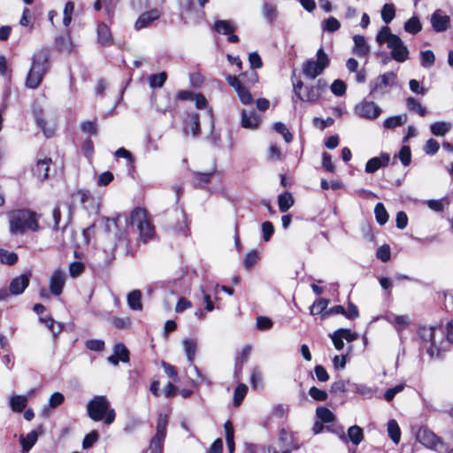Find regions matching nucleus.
<instances>
[{"label": "nucleus", "mask_w": 453, "mask_h": 453, "mask_svg": "<svg viewBox=\"0 0 453 453\" xmlns=\"http://www.w3.org/2000/svg\"><path fill=\"white\" fill-rule=\"evenodd\" d=\"M10 233L13 235H23L27 232L40 230V215L27 209L12 210L7 214Z\"/></svg>", "instance_id": "obj_1"}, {"label": "nucleus", "mask_w": 453, "mask_h": 453, "mask_svg": "<svg viewBox=\"0 0 453 453\" xmlns=\"http://www.w3.org/2000/svg\"><path fill=\"white\" fill-rule=\"evenodd\" d=\"M50 50L41 48L36 50L32 56V63L26 78V87L31 89L37 88L43 76L50 68Z\"/></svg>", "instance_id": "obj_2"}, {"label": "nucleus", "mask_w": 453, "mask_h": 453, "mask_svg": "<svg viewBox=\"0 0 453 453\" xmlns=\"http://www.w3.org/2000/svg\"><path fill=\"white\" fill-rule=\"evenodd\" d=\"M88 417L94 421H100L104 418V423L111 425L115 419V411L110 409V402L104 395H96L87 405Z\"/></svg>", "instance_id": "obj_3"}, {"label": "nucleus", "mask_w": 453, "mask_h": 453, "mask_svg": "<svg viewBox=\"0 0 453 453\" xmlns=\"http://www.w3.org/2000/svg\"><path fill=\"white\" fill-rule=\"evenodd\" d=\"M330 58L324 49L320 47L316 53L315 58L305 60L302 65V73L305 78L315 80L321 75L329 66Z\"/></svg>", "instance_id": "obj_4"}, {"label": "nucleus", "mask_w": 453, "mask_h": 453, "mask_svg": "<svg viewBox=\"0 0 453 453\" xmlns=\"http://www.w3.org/2000/svg\"><path fill=\"white\" fill-rule=\"evenodd\" d=\"M130 224L136 226L143 242H147L154 237L155 229L146 210L140 207L134 208L130 214Z\"/></svg>", "instance_id": "obj_5"}, {"label": "nucleus", "mask_w": 453, "mask_h": 453, "mask_svg": "<svg viewBox=\"0 0 453 453\" xmlns=\"http://www.w3.org/2000/svg\"><path fill=\"white\" fill-rule=\"evenodd\" d=\"M418 335L425 344L426 353L434 357L438 355L439 347L438 342L443 338V332L441 326H420L418 329Z\"/></svg>", "instance_id": "obj_6"}, {"label": "nucleus", "mask_w": 453, "mask_h": 453, "mask_svg": "<svg viewBox=\"0 0 453 453\" xmlns=\"http://www.w3.org/2000/svg\"><path fill=\"white\" fill-rule=\"evenodd\" d=\"M396 79L397 75L393 71L380 74L370 82V95L373 97L387 95L395 86Z\"/></svg>", "instance_id": "obj_7"}, {"label": "nucleus", "mask_w": 453, "mask_h": 453, "mask_svg": "<svg viewBox=\"0 0 453 453\" xmlns=\"http://www.w3.org/2000/svg\"><path fill=\"white\" fill-rule=\"evenodd\" d=\"M416 440L424 447L441 453L444 449L445 442L429 428L419 427L416 433Z\"/></svg>", "instance_id": "obj_8"}, {"label": "nucleus", "mask_w": 453, "mask_h": 453, "mask_svg": "<svg viewBox=\"0 0 453 453\" xmlns=\"http://www.w3.org/2000/svg\"><path fill=\"white\" fill-rule=\"evenodd\" d=\"M355 113L365 119H376L382 112L381 108L374 102L363 100L354 108Z\"/></svg>", "instance_id": "obj_9"}, {"label": "nucleus", "mask_w": 453, "mask_h": 453, "mask_svg": "<svg viewBox=\"0 0 453 453\" xmlns=\"http://www.w3.org/2000/svg\"><path fill=\"white\" fill-rule=\"evenodd\" d=\"M388 47L391 50V57L395 61L403 63L409 58L408 48L398 35L392 37Z\"/></svg>", "instance_id": "obj_10"}, {"label": "nucleus", "mask_w": 453, "mask_h": 453, "mask_svg": "<svg viewBox=\"0 0 453 453\" xmlns=\"http://www.w3.org/2000/svg\"><path fill=\"white\" fill-rule=\"evenodd\" d=\"M228 84L236 91L239 100L242 104L249 105L253 103V96L250 90L242 83V81L235 76L228 75L226 77Z\"/></svg>", "instance_id": "obj_11"}, {"label": "nucleus", "mask_w": 453, "mask_h": 453, "mask_svg": "<svg viewBox=\"0 0 453 453\" xmlns=\"http://www.w3.org/2000/svg\"><path fill=\"white\" fill-rule=\"evenodd\" d=\"M50 157L38 158L35 165L32 167L33 176L39 181L42 182L48 178L49 169L51 164Z\"/></svg>", "instance_id": "obj_12"}, {"label": "nucleus", "mask_w": 453, "mask_h": 453, "mask_svg": "<svg viewBox=\"0 0 453 453\" xmlns=\"http://www.w3.org/2000/svg\"><path fill=\"white\" fill-rule=\"evenodd\" d=\"M261 117L255 111L242 110L241 126L245 129L256 130L259 127Z\"/></svg>", "instance_id": "obj_13"}, {"label": "nucleus", "mask_w": 453, "mask_h": 453, "mask_svg": "<svg viewBox=\"0 0 453 453\" xmlns=\"http://www.w3.org/2000/svg\"><path fill=\"white\" fill-rule=\"evenodd\" d=\"M433 29L437 33L446 31L450 26V17L443 14L441 10H436L430 19Z\"/></svg>", "instance_id": "obj_14"}, {"label": "nucleus", "mask_w": 453, "mask_h": 453, "mask_svg": "<svg viewBox=\"0 0 453 453\" xmlns=\"http://www.w3.org/2000/svg\"><path fill=\"white\" fill-rule=\"evenodd\" d=\"M66 275L61 270H55L50 279V290L54 296H59L65 287Z\"/></svg>", "instance_id": "obj_15"}, {"label": "nucleus", "mask_w": 453, "mask_h": 453, "mask_svg": "<svg viewBox=\"0 0 453 453\" xmlns=\"http://www.w3.org/2000/svg\"><path fill=\"white\" fill-rule=\"evenodd\" d=\"M389 154L382 152L380 157H372L367 161L365 165V172L367 173H373L380 168L387 166L389 164Z\"/></svg>", "instance_id": "obj_16"}, {"label": "nucleus", "mask_w": 453, "mask_h": 453, "mask_svg": "<svg viewBox=\"0 0 453 453\" xmlns=\"http://www.w3.org/2000/svg\"><path fill=\"white\" fill-rule=\"evenodd\" d=\"M340 439L345 443L350 441L354 445L357 446L364 440L363 429L357 425L352 426L348 429L347 435L343 433L340 434Z\"/></svg>", "instance_id": "obj_17"}, {"label": "nucleus", "mask_w": 453, "mask_h": 453, "mask_svg": "<svg viewBox=\"0 0 453 453\" xmlns=\"http://www.w3.org/2000/svg\"><path fill=\"white\" fill-rule=\"evenodd\" d=\"M159 17L160 12L157 9H153L146 12H143L137 19L134 24V27L136 30L148 27L150 23H152L154 20H157Z\"/></svg>", "instance_id": "obj_18"}, {"label": "nucleus", "mask_w": 453, "mask_h": 453, "mask_svg": "<svg viewBox=\"0 0 453 453\" xmlns=\"http://www.w3.org/2000/svg\"><path fill=\"white\" fill-rule=\"evenodd\" d=\"M29 285V276L21 274L12 280L10 283V293L12 295H20Z\"/></svg>", "instance_id": "obj_19"}, {"label": "nucleus", "mask_w": 453, "mask_h": 453, "mask_svg": "<svg viewBox=\"0 0 453 453\" xmlns=\"http://www.w3.org/2000/svg\"><path fill=\"white\" fill-rule=\"evenodd\" d=\"M279 441L280 442V453H291L298 449V445L293 442L291 436L284 428L280 429L279 433Z\"/></svg>", "instance_id": "obj_20"}, {"label": "nucleus", "mask_w": 453, "mask_h": 453, "mask_svg": "<svg viewBox=\"0 0 453 453\" xmlns=\"http://www.w3.org/2000/svg\"><path fill=\"white\" fill-rule=\"evenodd\" d=\"M182 346L188 361L192 365L198 351L197 340L194 338H184L182 340Z\"/></svg>", "instance_id": "obj_21"}, {"label": "nucleus", "mask_w": 453, "mask_h": 453, "mask_svg": "<svg viewBox=\"0 0 453 453\" xmlns=\"http://www.w3.org/2000/svg\"><path fill=\"white\" fill-rule=\"evenodd\" d=\"M353 41L354 47L352 51L356 56L365 58L370 53V46L366 42L365 36L357 35L353 37Z\"/></svg>", "instance_id": "obj_22"}, {"label": "nucleus", "mask_w": 453, "mask_h": 453, "mask_svg": "<svg viewBox=\"0 0 453 453\" xmlns=\"http://www.w3.org/2000/svg\"><path fill=\"white\" fill-rule=\"evenodd\" d=\"M97 41L103 46H110L113 42L110 27L104 22L97 26Z\"/></svg>", "instance_id": "obj_23"}, {"label": "nucleus", "mask_w": 453, "mask_h": 453, "mask_svg": "<svg viewBox=\"0 0 453 453\" xmlns=\"http://www.w3.org/2000/svg\"><path fill=\"white\" fill-rule=\"evenodd\" d=\"M184 132L191 133L193 136H197L200 133L199 115L197 113L188 114L184 124Z\"/></svg>", "instance_id": "obj_24"}, {"label": "nucleus", "mask_w": 453, "mask_h": 453, "mask_svg": "<svg viewBox=\"0 0 453 453\" xmlns=\"http://www.w3.org/2000/svg\"><path fill=\"white\" fill-rule=\"evenodd\" d=\"M213 29L219 34L227 35L234 33L236 27L231 20L218 19L214 23Z\"/></svg>", "instance_id": "obj_25"}, {"label": "nucleus", "mask_w": 453, "mask_h": 453, "mask_svg": "<svg viewBox=\"0 0 453 453\" xmlns=\"http://www.w3.org/2000/svg\"><path fill=\"white\" fill-rule=\"evenodd\" d=\"M408 120L406 114L395 115L387 118L383 122V127L386 129H394L397 127H401L405 124Z\"/></svg>", "instance_id": "obj_26"}, {"label": "nucleus", "mask_w": 453, "mask_h": 453, "mask_svg": "<svg viewBox=\"0 0 453 453\" xmlns=\"http://www.w3.org/2000/svg\"><path fill=\"white\" fill-rule=\"evenodd\" d=\"M38 439V434L35 430L31 431L26 436L21 435L19 442L22 446L23 452H28L31 448L35 444Z\"/></svg>", "instance_id": "obj_27"}, {"label": "nucleus", "mask_w": 453, "mask_h": 453, "mask_svg": "<svg viewBox=\"0 0 453 453\" xmlns=\"http://www.w3.org/2000/svg\"><path fill=\"white\" fill-rule=\"evenodd\" d=\"M406 106L410 111L418 113L421 117H425L427 114L426 107L422 106L420 102L412 96L406 98Z\"/></svg>", "instance_id": "obj_28"}, {"label": "nucleus", "mask_w": 453, "mask_h": 453, "mask_svg": "<svg viewBox=\"0 0 453 453\" xmlns=\"http://www.w3.org/2000/svg\"><path fill=\"white\" fill-rule=\"evenodd\" d=\"M167 424L168 416L166 414L160 413L157 419L156 434L154 437L165 439Z\"/></svg>", "instance_id": "obj_29"}, {"label": "nucleus", "mask_w": 453, "mask_h": 453, "mask_svg": "<svg viewBox=\"0 0 453 453\" xmlns=\"http://www.w3.org/2000/svg\"><path fill=\"white\" fill-rule=\"evenodd\" d=\"M451 127L452 125L449 122L437 121L431 124L430 131L435 136H443L451 129Z\"/></svg>", "instance_id": "obj_30"}, {"label": "nucleus", "mask_w": 453, "mask_h": 453, "mask_svg": "<svg viewBox=\"0 0 453 453\" xmlns=\"http://www.w3.org/2000/svg\"><path fill=\"white\" fill-rule=\"evenodd\" d=\"M27 401L28 399L26 395H12L10 397V406L13 411L20 412L26 408Z\"/></svg>", "instance_id": "obj_31"}, {"label": "nucleus", "mask_w": 453, "mask_h": 453, "mask_svg": "<svg viewBox=\"0 0 453 453\" xmlns=\"http://www.w3.org/2000/svg\"><path fill=\"white\" fill-rule=\"evenodd\" d=\"M279 209L281 212L288 211L294 204V198L291 193L285 192L278 196Z\"/></svg>", "instance_id": "obj_32"}, {"label": "nucleus", "mask_w": 453, "mask_h": 453, "mask_svg": "<svg viewBox=\"0 0 453 453\" xmlns=\"http://www.w3.org/2000/svg\"><path fill=\"white\" fill-rule=\"evenodd\" d=\"M142 293L140 290H133L127 296V303L130 309L134 311H142V305L141 303Z\"/></svg>", "instance_id": "obj_33"}, {"label": "nucleus", "mask_w": 453, "mask_h": 453, "mask_svg": "<svg viewBox=\"0 0 453 453\" xmlns=\"http://www.w3.org/2000/svg\"><path fill=\"white\" fill-rule=\"evenodd\" d=\"M319 99V96L312 85H306L299 98V100L307 103H315Z\"/></svg>", "instance_id": "obj_34"}, {"label": "nucleus", "mask_w": 453, "mask_h": 453, "mask_svg": "<svg viewBox=\"0 0 453 453\" xmlns=\"http://www.w3.org/2000/svg\"><path fill=\"white\" fill-rule=\"evenodd\" d=\"M388 434L394 443H399L401 438V430L398 423L395 419H390L388 422Z\"/></svg>", "instance_id": "obj_35"}, {"label": "nucleus", "mask_w": 453, "mask_h": 453, "mask_svg": "<svg viewBox=\"0 0 453 453\" xmlns=\"http://www.w3.org/2000/svg\"><path fill=\"white\" fill-rule=\"evenodd\" d=\"M225 434H226V446L229 453H233L234 451V432L232 423L228 420L224 425Z\"/></svg>", "instance_id": "obj_36"}, {"label": "nucleus", "mask_w": 453, "mask_h": 453, "mask_svg": "<svg viewBox=\"0 0 453 453\" xmlns=\"http://www.w3.org/2000/svg\"><path fill=\"white\" fill-rule=\"evenodd\" d=\"M262 13L264 18L269 22L273 23L277 19V8L275 5L269 4V3H264L262 5Z\"/></svg>", "instance_id": "obj_37"}, {"label": "nucleus", "mask_w": 453, "mask_h": 453, "mask_svg": "<svg viewBox=\"0 0 453 453\" xmlns=\"http://www.w3.org/2000/svg\"><path fill=\"white\" fill-rule=\"evenodd\" d=\"M397 35L391 33V30L388 27H383L376 35V42L379 44L387 43L388 45L391 42L392 37H396Z\"/></svg>", "instance_id": "obj_38"}, {"label": "nucleus", "mask_w": 453, "mask_h": 453, "mask_svg": "<svg viewBox=\"0 0 453 453\" xmlns=\"http://www.w3.org/2000/svg\"><path fill=\"white\" fill-rule=\"evenodd\" d=\"M404 29L406 32L416 35L422 29V25L418 17H411L404 24Z\"/></svg>", "instance_id": "obj_39"}, {"label": "nucleus", "mask_w": 453, "mask_h": 453, "mask_svg": "<svg viewBox=\"0 0 453 453\" xmlns=\"http://www.w3.org/2000/svg\"><path fill=\"white\" fill-rule=\"evenodd\" d=\"M250 352H251V347L250 345H247L243 348V349L242 350V353L236 358V363H235V375L236 376H238V374L241 372L242 366L245 362H247Z\"/></svg>", "instance_id": "obj_40"}, {"label": "nucleus", "mask_w": 453, "mask_h": 453, "mask_svg": "<svg viewBox=\"0 0 453 453\" xmlns=\"http://www.w3.org/2000/svg\"><path fill=\"white\" fill-rule=\"evenodd\" d=\"M316 415L323 423H330L334 420V413L326 407H318L316 410Z\"/></svg>", "instance_id": "obj_41"}, {"label": "nucleus", "mask_w": 453, "mask_h": 453, "mask_svg": "<svg viewBox=\"0 0 453 453\" xmlns=\"http://www.w3.org/2000/svg\"><path fill=\"white\" fill-rule=\"evenodd\" d=\"M395 16V9L393 4H385L381 9V19L386 23H390Z\"/></svg>", "instance_id": "obj_42"}, {"label": "nucleus", "mask_w": 453, "mask_h": 453, "mask_svg": "<svg viewBox=\"0 0 453 453\" xmlns=\"http://www.w3.org/2000/svg\"><path fill=\"white\" fill-rule=\"evenodd\" d=\"M321 27L323 31L333 33L341 27V23L334 17H329L322 22Z\"/></svg>", "instance_id": "obj_43"}, {"label": "nucleus", "mask_w": 453, "mask_h": 453, "mask_svg": "<svg viewBox=\"0 0 453 453\" xmlns=\"http://www.w3.org/2000/svg\"><path fill=\"white\" fill-rule=\"evenodd\" d=\"M56 44L61 51L71 52L73 50L72 42L68 35L58 37L56 39Z\"/></svg>", "instance_id": "obj_44"}, {"label": "nucleus", "mask_w": 453, "mask_h": 453, "mask_svg": "<svg viewBox=\"0 0 453 453\" xmlns=\"http://www.w3.org/2000/svg\"><path fill=\"white\" fill-rule=\"evenodd\" d=\"M374 213L377 222L380 225H384L388 219V214L385 206L381 203H378L374 208Z\"/></svg>", "instance_id": "obj_45"}, {"label": "nucleus", "mask_w": 453, "mask_h": 453, "mask_svg": "<svg viewBox=\"0 0 453 453\" xmlns=\"http://www.w3.org/2000/svg\"><path fill=\"white\" fill-rule=\"evenodd\" d=\"M113 354L119 357L123 363L129 361V351L123 343H117L113 348Z\"/></svg>", "instance_id": "obj_46"}, {"label": "nucleus", "mask_w": 453, "mask_h": 453, "mask_svg": "<svg viewBox=\"0 0 453 453\" xmlns=\"http://www.w3.org/2000/svg\"><path fill=\"white\" fill-rule=\"evenodd\" d=\"M74 12V3L68 1L63 10V25L68 27L72 22L73 13Z\"/></svg>", "instance_id": "obj_47"}, {"label": "nucleus", "mask_w": 453, "mask_h": 453, "mask_svg": "<svg viewBox=\"0 0 453 453\" xmlns=\"http://www.w3.org/2000/svg\"><path fill=\"white\" fill-rule=\"evenodd\" d=\"M40 321L43 323L55 336L62 331L61 324L56 323L51 317L40 318Z\"/></svg>", "instance_id": "obj_48"}, {"label": "nucleus", "mask_w": 453, "mask_h": 453, "mask_svg": "<svg viewBox=\"0 0 453 453\" xmlns=\"http://www.w3.org/2000/svg\"><path fill=\"white\" fill-rule=\"evenodd\" d=\"M18 260V256L14 252H10L8 250H0V262L4 265H12Z\"/></svg>", "instance_id": "obj_49"}, {"label": "nucleus", "mask_w": 453, "mask_h": 453, "mask_svg": "<svg viewBox=\"0 0 453 453\" xmlns=\"http://www.w3.org/2000/svg\"><path fill=\"white\" fill-rule=\"evenodd\" d=\"M167 79V75L165 72L157 74H152L149 77L150 86L151 88H161Z\"/></svg>", "instance_id": "obj_50"}, {"label": "nucleus", "mask_w": 453, "mask_h": 453, "mask_svg": "<svg viewBox=\"0 0 453 453\" xmlns=\"http://www.w3.org/2000/svg\"><path fill=\"white\" fill-rule=\"evenodd\" d=\"M247 391L248 387L245 384L241 383L236 387L234 394V404L235 406H239L241 404L247 394Z\"/></svg>", "instance_id": "obj_51"}, {"label": "nucleus", "mask_w": 453, "mask_h": 453, "mask_svg": "<svg viewBox=\"0 0 453 453\" xmlns=\"http://www.w3.org/2000/svg\"><path fill=\"white\" fill-rule=\"evenodd\" d=\"M273 129L283 136L286 142L289 143L293 140L292 134L289 132V130L288 129L284 123H275L273 125Z\"/></svg>", "instance_id": "obj_52"}, {"label": "nucleus", "mask_w": 453, "mask_h": 453, "mask_svg": "<svg viewBox=\"0 0 453 453\" xmlns=\"http://www.w3.org/2000/svg\"><path fill=\"white\" fill-rule=\"evenodd\" d=\"M327 305L328 300L325 298L318 299L311 306V313L312 315L320 314L326 309Z\"/></svg>", "instance_id": "obj_53"}, {"label": "nucleus", "mask_w": 453, "mask_h": 453, "mask_svg": "<svg viewBox=\"0 0 453 453\" xmlns=\"http://www.w3.org/2000/svg\"><path fill=\"white\" fill-rule=\"evenodd\" d=\"M164 441L165 439L153 436L150 441V453H163Z\"/></svg>", "instance_id": "obj_54"}, {"label": "nucleus", "mask_w": 453, "mask_h": 453, "mask_svg": "<svg viewBox=\"0 0 453 453\" xmlns=\"http://www.w3.org/2000/svg\"><path fill=\"white\" fill-rule=\"evenodd\" d=\"M398 157L404 166H408L411 161V152L409 146L404 145L401 148Z\"/></svg>", "instance_id": "obj_55"}, {"label": "nucleus", "mask_w": 453, "mask_h": 453, "mask_svg": "<svg viewBox=\"0 0 453 453\" xmlns=\"http://www.w3.org/2000/svg\"><path fill=\"white\" fill-rule=\"evenodd\" d=\"M435 58L432 50H425L421 52V65L425 68L432 66Z\"/></svg>", "instance_id": "obj_56"}, {"label": "nucleus", "mask_w": 453, "mask_h": 453, "mask_svg": "<svg viewBox=\"0 0 453 453\" xmlns=\"http://www.w3.org/2000/svg\"><path fill=\"white\" fill-rule=\"evenodd\" d=\"M409 87L411 92L417 95L425 96L428 92V88L422 86L420 82L415 79L410 80Z\"/></svg>", "instance_id": "obj_57"}, {"label": "nucleus", "mask_w": 453, "mask_h": 453, "mask_svg": "<svg viewBox=\"0 0 453 453\" xmlns=\"http://www.w3.org/2000/svg\"><path fill=\"white\" fill-rule=\"evenodd\" d=\"M331 91L337 96H342L346 92V85L342 80H335L331 85Z\"/></svg>", "instance_id": "obj_58"}, {"label": "nucleus", "mask_w": 453, "mask_h": 453, "mask_svg": "<svg viewBox=\"0 0 453 453\" xmlns=\"http://www.w3.org/2000/svg\"><path fill=\"white\" fill-rule=\"evenodd\" d=\"M355 392L365 397H372V395L375 393V389L365 384H357L355 386Z\"/></svg>", "instance_id": "obj_59"}, {"label": "nucleus", "mask_w": 453, "mask_h": 453, "mask_svg": "<svg viewBox=\"0 0 453 453\" xmlns=\"http://www.w3.org/2000/svg\"><path fill=\"white\" fill-rule=\"evenodd\" d=\"M440 145L438 142L433 138H430L426 141L424 146V151L427 155H434L439 150Z\"/></svg>", "instance_id": "obj_60"}, {"label": "nucleus", "mask_w": 453, "mask_h": 453, "mask_svg": "<svg viewBox=\"0 0 453 453\" xmlns=\"http://www.w3.org/2000/svg\"><path fill=\"white\" fill-rule=\"evenodd\" d=\"M99 435L96 431H92L88 434L82 441V448L88 449L93 446V444L98 440Z\"/></svg>", "instance_id": "obj_61"}, {"label": "nucleus", "mask_w": 453, "mask_h": 453, "mask_svg": "<svg viewBox=\"0 0 453 453\" xmlns=\"http://www.w3.org/2000/svg\"><path fill=\"white\" fill-rule=\"evenodd\" d=\"M273 326V321L265 316H258L257 318V328L258 330H269Z\"/></svg>", "instance_id": "obj_62"}, {"label": "nucleus", "mask_w": 453, "mask_h": 453, "mask_svg": "<svg viewBox=\"0 0 453 453\" xmlns=\"http://www.w3.org/2000/svg\"><path fill=\"white\" fill-rule=\"evenodd\" d=\"M309 395L315 401H325L327 398V393L325 390L319 389L316 387H311L309 389Z\"/></svg>", "instance_id": "obj_63"}, {"label": "nucleus", "mask_w": 453, "mask_h": 453, "mask_svg": "<svg viewBox=\"0 0 453 453\" xmlns=\"http://www.w3.org/2000/svg\"><path fill=\"white\" fill-rule=\"evenodd\" d=\"M261 229L264 241L268 242L274 233L273 225L270 221H265L262 223Z\"/></svg>", "instance_id": "obj_64"}]
</instances>
